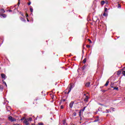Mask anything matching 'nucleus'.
Listing matches in <instances>:
<instances>
[{"instance_id":"41","label":"nucleus","mask_w":125,"mask_h":125,"mask_svg":"<svg viewBox=\"0 0 125 125\" xmlns=\"http://www.w3.org/2000/svg\"><path fill=\"white\" fill-rule=\"evenodd\" d=\"M8 11H9V12H12V10H9Z\"/></svg>"},{"instance_id":"32","label":"nucleus","mask_w":125,"mask_h":125,"mask_svg":"<svg viewBox=\"0 0 125 125\" xmlns=\"http://www.w3.org/2000/svg\"><path fill=\"white\" fill-rule=\"evenodd\" d=\"M108 10V9L107 8H104V11L105 12H107V11Z\"/></svg>"},{"instance_id":"51","label":"nucleus","mask_w":125,"mask_h":125,"mask_svg":"<svg viewBox=\"0 0 125 125\" xmlns=\"http://www.w3.org/2000/svg\"><path fill=\"white\" fill-rule=\"evenodd\" d=\"M19 125V124H14V125Z\"/></svg>"},{"instance_id":"27","label":"nucleus","mask_w":125,"mask_h":125,"mask_svg":"<svg viewBox=\"0 0 125 125\" xmlns=\"http://www.w3.org/2000/svg\"><path fill=\"white\" fill-rule=\"evenodd\" d=\"M20 14H21L22 16H24V14L22 13V12H20Z\"/></svg>"},{"instance_id":"28","label":"nucleus","mask_w":125,"mask_h":125,"mask_svg":"<svg viewBox=\"0 0 125 125\" xmlns=\"http://www.w3.org/2000/svg\"><path fill=\"white\" fill-rule=\"evenodd\" d=\"M73 116H74V117H76V116H77V113L74 112L73 113Z\"/></svg>"},{"instance_id":"40","label":"nucleus","mask_w":125,"mask_h":125,"mask_svg":"<svg viewBox=\"0 0 125 125\" xmlns=\"http://www.w3.org/2000/svg\"><path fill=\"white\" fill-rule=\"evenodd\" d=\"M28 5H31V2L28 3Z\"/></svg>"},{"instance_id":"39","label":"nucleus","mask_w":125,"mask_h":125,"mask_svg":"<svg viewBox=\"0 0 125 125\" xmlns=\"http://www.w3.org/2000/svg\"><path fill=\"white\" fill-rule=\"evenodd\" d=\"M5 104H6V103L5 102V100L4 101V103H3V104L5 105Z\"/></svg>"},{"instance_id":"45","label":"nucleus","mask_w":125,"mask_h":125,"mask_svg":"<svg viewBox=\"0 0 125 125\" xmlns=\"http://www.w3.org/2000/svg\"><path fill=\"white\" fill-rule=\"evenodd\" d=\"M82 53L83 54L84 53V52L83 51V50H82Z\"/></svg>"},{"instance_id":"36","label":"nucleus","mask_w":125,"mask_h":125,"mask_svg":"<svg viewBox=\"0 0 125 125\" xmlns=\"http://www.w3.org/2000/svg\"><path fill=\"white\" fill-rule=\"evenodd\" d=\"M5 102H6V104H7L9 103L8 101H6V100H5Z\"/></svg>"},{"instance_id":"58","label":"nucleus","mask_w":125,"mask_h":125,"mask_svg":"<svg viewBox=\"0 0 125 125\" xmlns=\"http://www.w3.org/2000/svg\"><path fill=\"white\" fill-rule=\"evenodd\" d=\"M1 44H2V43H0V45H1Z\"/></svg>"},{"instance_id":"17","label":"nucleus","mask_w":125,"mask_h":125,"mask_svg":"<svg viewBox=\"0 0 125 125\" xmlns=\"http://www.w3.org/2000/svg\"><path fill=\"white\" fill-rule=\"evenodd\" d=\"M104 16L105 17H106V16H108V14L104 12L103 14Z\"/></svg>"},{"instance_id":"52","label":"nucleus","mask_w":125,"mask_h":125,"mask_svg":"<svg viewBox=\"0 0 125 125\" xmlns=\"http://www.w3.org/2000/svg\"><path fill=\"white\" fill-rule=\"evenodd\" d=\"M103 92H105V91H106V90H103Z\"/></svg>"},{"instance_id":"60","label":"nucleus","mask_w":125,"mask_h":125,"mask_svg":"<svg viewBox=\"0 0 125 125\" xmlns=\"http://www.w3.org/2000/svg\"><path fill=\"white\" fill-rule=\"evenodd\" d=\"M42 93H43V92H42Z\"/></svg>"},{"instance_id":"23","label":"nucleus","mask_w":125,"mask_h":125,"mask_svg":"<svg viewBox=\"0 0 125 125\" xmlns=\"http://www.w3.org/2000/svg\"><path fill=\"white\" fill-rule=\"evenodd\" d=\"M86 62V59H84L83 60V63H85Z\"/></svg>"},{"instance_id":"15","label":"nucleus","mask_w":125,"mask_h":125,"mask_svg":"<svg viewBox=\"0 0 125 125\" xmlns=\"http://www.w3.org/2000/svg\"><path fill=\"white\" fill-rule=\"evenodd\" d=\"M86 67H87V65H84L82 68L83 71V70H84V69H85V68H86Z\"/></svg>"},{"instance_id":"43","label":"nucleus","mask_w":125,"mask_h":125,"mask_svg":"<svg viewBox=\"0 0 125 125\" xmlns=\"http://www.w3.org/2000/svg\"><path fill=\"white\" fill-rule=\"evenodd\" d=\"M89 42H90V43H91L92 42L91 40H90V39H88Z\"/></svg>"},{"instance_id":"26","label":"nucleus","mask_w":125,"mask_h":125,"mask_svg":"<svg viewBox=\"0 0 125 125\" xmlns=\"http://www.w3.org/2000/svg\"><path fill=\"white\" fill-rule=\"evenodd\" d=\"M122 74H123V76H125V71H123L122 72Z\"/></svg>"},{"instance_id":"34","label":"nucleus","mask_w":125,"mask_h":125,"mask_svg":"<svg viewBox=\"0 0 125 125\" xmlns=\"http://www.w3.org/2000/svg\"><path fill=\"white\" fill-rule=\"evenodd\" d=\"M86 47H87V48H89L90 47V45H86Z\"/></svg>"},{"instance_id":"2","label":"nucleus","mask_w":125,"mask_h":125,"mask_svg":"<svg viewBox=\"0 0 125 125\" xmlns=\"http://www.w3.org/2000/svg\"><path fill=\"white\" fill-rule=\"evenodd\" d=\"M8 119L9 120V121L10 122H11L12 123L13 122H16V119L15 118H13V117H12V116H9L8 117Z\"/></svg>"},{"instance_id":"37","label":"nucleus","mask_w":125,"mask_h":125,"mask_svg":"<svg viewBox=\"0 0 125 125\" xmlns=\"http://www.w3.org/2000/svg\"><path fill=\"white\" fill-rule=\"evenodd\" d=\"M118 8H121V5L120 4H118Z\"/></svg>"},{"instance_id":"12","label":"nucleus","mask_w":125,"mask_h":125,"mask_svg":"<svg viewBox=\"0 0 125 125\" xmlns=\"http://www.w3.org/2000/svg\"><path fill=\"white\" fill-rule=\"evenodd\" d=\"M27 121L28 122H32V121H33V119H32V117H30L29 118H27Z\"/></svg>"},{"instance_id":"53","label":"nucleus","mask_w":125,"mask_h":125,"mask_svg":"<svg viewBox=\"0 0 125 125\" xmlns=\"http://www.w3.org/2000/svg\"><path fill=\"white\" fill-rule=\"evenodd\" d=\"M86 94H84V96H86Z\"/></svg>"},{"instance_id":"38","label":"nucleus","mask_w":125,"mask_h":125,"mask_svg":"<svg viewBox=\"0 0 125 125\" xmlns=\"http://www.w3.org/2000/svg\"><path fill=\"white\" fill-rule=\"evenodd\" d=\"M63 108H64V106H63V105H61V109H63Z\"/></svg>"},{"instance_id":"19","label":"nucleus","mask_w":125,"mask_h":125,"mask_svg":"<svg viewBox=\"0 0 125 125\" xmlns=\"http://www.w3.org/2000/svg\"><path fill=\"white\" fill-rule=\"evenodd\" d=\"M101 4H102V5H104V4L105 3V1H104V0H102V1H101Z\"/></svg>"},{"instance_id":"59","label":"nucleus","mask_w":125,"mask_h":125,"mask_svg":"<svg viewBox=\"0 0 125 125\" xmlns=\"http://www.w3.org/2000/svg\"><path fill=\"white\" fill-rule=\"evenodd\" d=\"M82 122H80V124H81Z\"/></svg>"},{"instance_id":"29","label":"nucleus","mask_w":125,"mask_h":125,"mask_svg":"<svg viewBox=\"0 0 125 125\" xmlns=\"http://www.w3.org/2000/svg\"><path fill=\"white\" fill-rule=\"evenodd\" d=\"M114 89H116V90H118V89H119V87H115L114 88Z\"/></svg>"},{"instance_id":"47","label":"nucleus","mask_w":125,"mask_h":125,"mask_svg":"<svg viewBox=\"0 0 125 125\" xmlns=\"http://www.w3.org/2000/svg\"><path fill=\"white\" fill-rule=\"evenodd\" d=\"M0 88L1 89H3V87H1V86H0Z\"/></svg>"},{"instance_id":"24","label":"nucleus","mask_w":125,"mask_h":125,"mask_svg":"<svg viewBox=\"0 0 125 125\" xmlns=\"http://www.w3.org/2000/svg\"><path fill=\"white\" fill-rule=\"evenodd\" d=\"M121 73H122L121 72V71H118V72H117V75H121Z\"/></svg>"},{"instance_id":"50","label":"nucleus","mask_w":125,"mask_h":125,"mask_svg":"<svg viewBox=\"0 0 125 125\" xmlns=\"http://www.w3.org/2000/svg\"><path fill=\"white\" fill-rule=\"evenodd\" d=\"M27 22H29L30 21H29V20L28 19H27Z\"/></svg>"},{"instance_id":"49","label":"nucleus","mask_w":125,"mask_h":125,"mask_svg":"<svg viewBox=\"0 0 125 125\" xmlns=\"http://www.w3.org/2000/svg\"><path fill=\"white\" fill-rule=\"evenodd\" d=\"M33 118L34 119H35L34 118H35V116H33ZM37 120V119H35L34 120Z\"/></svg>"},{"instance_id":"14","label":"nucleus","mask_w":125,"mask_h":125,"mask_svg":"<svg viewBox=\"0 0 125 125\" xmlns=\"http://www.w3.org/2000/svg\"><path fill=\"white\" fill-rule=\"evenodd\" d=\"M21 21H22L23 22H26V20H25V19H24L22 17L21 18Z\"/></svg>"},{"instance_id":"54","label":"nucleus","mask_w":125,"mask_h":125,"mask_svg":"<svg viewBox=\"0 0 125 125\" xmlns=\"http://www.w3.org/2000/svg\"><path fill=\"white\" fill-rule=\"evenodd\" d=\"M97 119H99V116H97Z\"/></svg>"},{"instance_id":"5","label":"nucleus","mask_w":125,"mask_h":125,"mask_svg":"<svg viewBox=\"0 0 125 125\" xmlns=\"http://www.w3.org/2000/svg\"><path fill=\"white\" fill-rule=\"evenodd\" d=\"M0 16L1 18V17H2L3 18H6L7 16L4 14H0Z\"/></svg>"},{"instance_id":"4","label":"nucleus","mask_w":125,"mask_h":125,"mask_svg":"<svg viewBox=\"0 0 125 125\" xmlns=\"http://www.w3.org/2000/svg\"><path fill=\"white\" fill-rule=\"evenodd\" d=\"M1 77L2 79H4V80H5L6 79V75H5V74L3 73L1 74Z\"/></svg>"},{"instance_id":"55","label":"nucleus","mask_w":125,"mask_h":125,"mask_svg":"<svg viewBox=\"0 0 125 125\" xmlns=\"http://www.w3.org/2000/svg\"><path fill=\"white\" fill-rule=\"evenodd\" d=\"M8 108L9 109H10V106H8Z\"/></svg>"},{"instance_id":"6","label":"nucleus","mask_w":125,"mask_h":125,"mask_svg":"<svg viewBox=\"0 0 125 125\" xmlns=\"http://www.w3.org/2000/svg\"><path fill=\"white\" fill-rule=\"evenodd\" d=\"M85 86H86V87H89V86H90V82L86 83L85 84Z\"/></svg>"},{"instance_id":"56","label":"nucleus","mask_w":125,"mask_h":125,"mask_svg":"<svg viewBox=\"0 0 125 125\" xmlns=\"http://www.w3.org/2000/svg\"><path fill=\"white\" fill-rule=\"evenodd\" d=\"M38 98H36V99H35V100L37 101V100H38Z\"/></svg>"},{"instance_id":"62","label":"nucleus","mask_w":125,"mask_h":125,"mask_svg":"<svg viewBox=\"0 0 125 125\" xmlns=\"http://www.w3.org/2000/svg\"><path fill=\"white\" fill-rule=\"evenodd\" d=\"M124 68H125V67Z\"/></svg>"},{"instance_id":"13","label":"nucleus","mask_w":125,"mask_h":125,"mask_svg":"<svg viewBox=\"0 0 125 125\" xmlns=\"http://www.w3.org/2000/svg\"><path fill=\"white\" fill-rule=\"evenodd\" d=\"M85 108H86V106H84L83 109H81L80 110V111L81 112H83V111H84V110H85Z\"/></svg>"},{"instance_id":"33","label":"nucleus","mask_w":125,"mask_h":125,"mask_svg":"<svg viewBox=\"0 0 125 125\" xmlns=\"http://www.w3.org/2000/svg\"><path fill=\"white\" fill-rule=\"evenodd\" d=\"M24 120H25V117L21 119V121H24Z\"/></svg>"},{"instance_id":"7","label":"nucleus","mask_w":125,"mask_h":125,"mask_svg":"<svg viewBox=\"0 0 125 125\" xmlns=\"http://www.w3.org/2000/svg\"><path fill=\"white\" fill-rule=\"evenodd\" d=\"M74 103H75L73 101H72L71 102H70V103L69 104L70 108H73V106L74 105Z\"/></svg>"},{"instance_id":"25","label":"nucleus","mask_w":125,"mask_h":125,"mask_svg":"<svg viewBox=\"0 0 125 125\" xmlns=\"http://www.w3.org/2000/svg\"><path fill=\"white\" fill-rule=\"evenodd\" d=\"M82 116V111H81V110H80L79 111V117H81Z\"/></svg>"},{"instance_id":"44","label":"nucleus","mask_w":125,"mask_h":125,"mask_svg":"<svg viewBox=\"0 0 125 125\" xmlns=\"http://www.w3.org/2000/svg\"><path fill=\"white\" fill-rule=\"evenodd\" d=\"M111 109L112 110V111H115V110H114V109H115V108L112 107Z\"/></svg>"},{"instance_id":"48","label":"nucleus","mask_w":125,"mask_h":125,"mask_svg":"<svg viewBox=\"0 0 125 125\" xmlns=\"http://www.w3.org/2000/svg\"><path fill=\"white\" fill-rule=\"evenodd\" d=\"M63 102H65V101H66V99H63Z\"/></svg>"},{"instance_id":"16","label":"nucleus","mask_w":125,"mask_h":125,"mask_svg":"<svg viewBox=\"0 0 125 125\" xmlns=\"http://www.w3.org/2000/svg\"><path fill=\"white\" fill-rule=\"evenodd\" d=\"M30 12H33V11H34V9H33V7L32 6H30Z\"/></svg>"},{"instance_id":"42","label":"nucleus","mask_w":125,"mask_h":125,"mask_svg":"<svg viewBox=\"0 0 125 125\" xmlns=\"http://www.w3.org/2000/svg\"><path fill=\"white\" fill-rule=\"evenodd\" d=\"M26 17H29V15H28V14H26Z\"/></svg>"},{"instance_id":"46","label":"nucleus","mask_w":125,"mask_h":125,"mask_svg":"<svg viewBox=\"0 0 125 125\" xmlns=\"http://www.w3.org/2000/svg\"><path fill=\"white\" fill-rule=\"evenodd\" d=\"M108 3H109V2H108V1H107L105 2V3H106V4H108Z\"/></svg>"},{"instance_id":"18","label":"nucleus","mask_w":125,"mask_h":125,"mask_svg":"<svg viewBox=\"0 0 125 125\" xmlns=\"http://www.w3.org/2000/svg\"><path fill=\"white\" fill-rule=\"evenodd\" d=\"M67 90L69 91L68 88L65 90H64V91L65 94H68V92H67Z\"/></svg>"},{"instance_id":"9","label":"nucleus","mask_w":125,"mask_h":125,"mask_svg":"<svg viewBox=\"0 0 125 125\" xmlns=\"http://www.w3.org/2000/svg\"><path fill=\"white\" fill-rule=\"evenodd\" d=\"M89 98V97H88V96H86L85 99H84V101L85 102H87V101H88Z\"/></svg>"},{"instance_id":"10","label":"nucleus","mask_w":125,"mask_h":125,"mask_svg":"<svg viewBox=\"0 0 125 125\" xmlns=\"http://www.w3.org/2000/svg\"><path fill=\"white\" fill-rule=\"evenodd\" d=\"M109 83H110V81H109V80H108L106 82L105 84H104V86H108V84H109Z\"/></svg>"},{"instance_id":"3","label":"nucleus","mask_w":125,"mask_h":125,"mask_svg":"<svg viewBox=\"0 0 125 125\" xmlns=\"http://www.w3.org/2000/svg\"><path fill=\"white\" fill-rule=\"evenodd\" d=\"M29 122L28 121V119H24L23 123H24V124H25V125H29V122Z\"/></svg>"},{"instance_id":"21","label":"nucleus","mask_w":125,"mask_h":125,"mask_svg":"<svg viewBox=\"0 0 125 125\" xmlns=\"http://www.w3.org/2000/svg\"><path fill=\"white\" fill-rule=\"evenodd\" d=\"M3 83L5 84V85H6V87H7V84H6V83H5L3 80H2Z\"/></svg>"},{"instance_id":"35","label":"nucleus","mask_w":125,"mask_h":125,"mask_svg":"<svg viewBox=\"0 0 125 125\" xmlns=\"http://www.w3.org/2000/svg\"><path fill=\"white\" fill-rule=\"evenodd\" d=\"M105 113H109V109H106L105 110Z\"/></svg>"},{"instance_id":"8","label":"nucleus","mask_w":125,"mask_h":125,"mask_svg":"<svg viewBox=\"0 0 125 125\" xmlns=\"http://www.w3.org/2000/svg\"><path fill=\"white\" fill-rule=\"evenodd\" d=\"M5 11L3 9H0V14H3V13H5Z\"/></svg>"},{"instance_id":"30","label":"nucleus","mask_w":125,"mask_h":125,"mask_svg":"<svg viewBox=\"0 0 125 125\" xmlns=\"http://www.w3.org/2000/svg\"><path fill=\"white\" fill-rule=\"evenodd\" d=\"M18 6H19V5H20V0H19V2L18 3Z\"/></svg>"},{"instance_id":"1","label":"nucleus","mask_w":125,"mask_h":125,"mask_svg":"<svg viewBox=\"0 0 125 125\" xmlns=\"http://www.w3.org/2000/svg\"><path fill=\"white\" fill-rule=\"evenodd\" d=\"M73 87H74V85L70 84V86L67 88V89H68V91L67 92V94H69L70 92H71V90H72V89Z\"/></svg>"},{"instance_id":"11","label":"nucleus","mask_w":125,"mask_h":125,"mask_svg":"<svg viewBox=\"0 0 125 125\" xmlns=\"http://www.w3.org/2000/svg\"><path fill=\"white\" fill-rule=\"evenodd\" d=\"M62 125H67V123L66 122V120H64L62 121Z\"/></svg>"},{"instance_id":"57","label":"nucleus","mask_w":125,"mask_h":125,"mask_svg":"<svg viewBox=\"0 0 125 125\" xmlns=\"http://www.w3.org/2000/svg\"><path fill=\"white\" fill-rule=\"evenodd\" d=\"M99 105H102V104H99Z\"/></svg>"},{"instance_id":"31","label":"nucleus","mask_w":125,"mask_h":125,"mask_svg":"<svg viewBox=\"0 0 125 125\" xmlns=\"http://www.w3.org/2000/svg\"><path fill=\"white\" fill-rule=\"evenodd\" d=\"M38 125H43V123H40L38 124Z\"/></svg>"},{"instance_id":"22","label":"nucleus","mask_w":125,"mask_h":125,"mask_svg":"<svg viewBox=\"0 0 125 125\" xmlns=\"http://www.w3.org/2000/svg\"><path fill=\"white\" fill-rule=\"evenodd\" d=\"M99 119H96L94 121V123H96V122H99Z\"/></svg>"},{"instance_id":"20","label":"nucleus","mask_w":125,"mask_h":125,"mask_svg":"<svg viewBox=\"0 0 125 125\" xmlns=\"http://www.w3.org/2000/svg\"><path fill=\"white\" fill-rule=\"evenodd\" d=\"M110 86L111 87H112V88H113L114 87V83H111L110 84Z\"/></svg>"},{"instance_id":"61","label":"nucleus","mask_w":125,"mask_h":125,"mask_svg":"<svg viewBox=\"0 0 125 125\" xmlns=\"http://www.w3.org/2000/svg\"><path fill=\"white\" fill-rule=\"evenodd\" d=\"M0 125H1V124H0Z\"/></svg>"}]
</instances>
